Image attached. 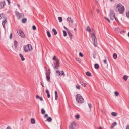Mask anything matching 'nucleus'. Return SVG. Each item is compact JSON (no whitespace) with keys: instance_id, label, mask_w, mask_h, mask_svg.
<instances>
[{"instance_id":"f257e3e1","label":"nucleus","mask_w":129,"mask_h":129,"mask_svg":"<svg viewBox=\"0 0 129 129\" xmlns=\"http://www.w3.org/2000/svg\"><path fill=\"white\" fill-rule=\"evenodd\" d=\"M125 8L120 3L118 4L115 8V11H118L120 13L122 14L124 12Z\"/></svg>"},{"instance_id":"f03ea898","label":"nucleus","mask_w":129,"mask_h":129,"mask_svg":"<svg viewBox=\"0 0 129 129\" xmlns=\"http://www.w3.org/2000/svg\"><path fill=\"white\" fill-rule=\"evenodd\" d=\"M77 102L78 103H81L84 102V100L82 96L80 94H77L76 96Z\"/></svg>"},{"instance_id":"7ed1b4c3","label":"nucleus","mask_w":129,"mask_h":129,"mask_svg":"<svg viewBox=\"0 0 129 129\" xmlns=\"http://www.w3.org/2000/svg\"><path fill=\"white\" fill-rule=\"evenodd\" d=\"M91 37L94 46L95 47H96L97 46V40L94 33H93L92 34Z\"/></svg>"},{"instance_id":"20e7f679","label":"nucleus","mask_w":129,"mask_h":129,"mask_svg":"<svg viewBox=\"0 0 129 129\" xmlns=\"http://www.w3.org/2000/svg\"><path fill=\"white\" fill-rule=\"evenodd\" d=\"M32 49L31 45L30 44H28L24 47V50L26 52L31 50Z\"/></svg>"},{"instance_id":"39448f33","label":"nucleus","mask_w":129,"mask_h":129,"mask_svg":"<svg viewBox=\"0 0 129 129\" xmlns=\"http://www.w3.org/2000/svg\"><path fill=\"white\" fill-rule=\"evenodd\" d=\"M109 16L110 19L112 20H113L115 17V13L114 11L112 10H111L110 11Z\"/></svg>"},{"instance_id":"423d86ee","label":"nucleus","mask_w":129,"mask_h":129,"mask_svg":"<svg viewBox=\"0 0 129 129\" xmlns=\"http://www.w3.org/2000/svg\"><path fill=\"white\" fill-rule=\"evenodd\" d=\"M50 72L49 69L48 70L46 73V75L47 81L49 82L50 79Z\"/></svg>"},{"instance_id":"0eeeda50","label":"nucleus","mask_w":129,"mask_h":129,"mask_svg":"<svg viewBox=\"0 0 129 129\" xmlns=\"http://www.w3.org/2000/svg\"><path fill=\"white\" fill-rule=\"evenodd\" d=\"M17 32L19 35L20 36L21 38H24L25 35L24 33L21 30H17Z\"/></svg>"},{"instance_id":"6e6552de","label":"nucleus","mask_w":129,"mask_h":129,"mask_svg":"<svg viewBox=\"0 0 129 129\" xmlns=\"http://www.w3.org/2000/svg\"><path fill=\"white\" fill-rule=\"evenodd\" d=\"M16 17L18 19H19L21 17H22V15L23 14H22L20 13L17 11H15V12Z\"/></svg>"},{"instance_id":"1a4fd4ad","label":"nucleus","mask_w":129,"mask_h":129,"mask_svg":"<svg viewBox=\"0 0 129 129\" xmlns=\"http://www.w3.org/2000/svg\"><path fill=\"white\" fill-rule=\"evenodd\" d=\"M76 123L75 122H73L70 125L69 127V129H75L76 127Z\"/></svg>"},{"instance_id":"9d476101","label":"nucleus","mask_w":129,"mask_h":129,"mask_svg":"<svg viewBox=\"0 0 129 129\" xmlns=\"http://www.w3.org/2000/svg\"><path fill=\"white\" fill-rule=\"evenodd\" d=\"M54 65H55V66L54 67V69H58L59 67V60H56V64H55V63H54Z\"/></svg>"},{"instance_id":"9b49d317","label":"nucleus","mask_w":129,"mask_h":129,"mask_svg":"<svg viewBox=\"0 0 129 129\" xmlns=\"http://www.w3.org/2000/svg\"><path fill=\"white\" fill-rule=\"evenodd\" d=\"M6 5L5 1L0 2V9H2Z\"/></svg>"},{"instance_id":"f8f14e48","label":"nucleus","mask_w":129,"mask_h":129,"mask_svg":"<svg viewBox=\"0 0 129 129\" xmlns=\"http://www.w3.org/2000/svg\"><path fill=\"white\" fill-rule=\"evenodd\" d=\"M68 33L70 37V38L71 40H72V34L70 32V31L69 30L68 31Z\"/></svg>"},{"instance_id":"ddd939ff","label":"nucleus","mask_w":129,"mask_h":129,"mask_svg":"<svg viewBox=\"0 0 129 129\" xmlns=\"http://www.w3.org/2000/svg\"><path fill=\"white\" fill-rule=\"evenodd\" d=\"M55 99L56 100H57L58 99L57 92L56 91L55 92Z\"/></svg>"},{"instance_id":"4468645a","label":"nucleus","mask_w":129,"mask_h":129,"mask_svg":"<svg viewBox=\"0 0 129 129\" xmlns=\"http://www.w3.org/2000/svg\"><path fill=\"white\" fill-rule=\"evenodd\" d=\"M5 16V14L3 13L0 14V19L4 18Z\"/></svg>"},{"instance_id":"2eb2a0df","label":"nucleus","mask_w":129,"mask_h":129,"mask_svg":"<svg viewBox=\"0 0 129 129\" xmlns=\"http://www.w3.org/2000/svg\"><path fill=\"white\" fill-rule=\"evenodd\" d=\"M7 21L6 19H5L4 20H3L2 21V24L4 28H5V24Z\"/></svg>"},{"instance_id":"dca6fc26","label":"nucleus","mask_w":129,"mask_h":129,"mask_svg":"<svg viewBox=\"0 0 129 129\" xmlns=\"http://www.w3.org/2000/svg\"><path fill=\"white\" fill-rule=\"evenodd\" d=\"M46 92L47 94V97L48 98H50V96L49 91L48 90L46 89Z\"/></svg>"},{"instance_id":"f3484780","label":"nucleus","mask_w":129,"mask_h":129,"mask_svg":"<svg viewBox=\"0 0 129 129\" xmlns=\"http://www.w3.org/2000/svg\"><path fill=\"white\" fill-rule=\"evenodd\" d=\"M19 56L22 61H24L25 60V58L23 57V55L21 54H19Z\"/></svg>"},{"instance_id":"a211bd4d","label":"nucleus","mask_w":129,"mask_h":129,"mask_svg":"<svg viewBox=\"0 0 129 129\" xmlns=\"http://www.w3.org/2000/svg\"><path fill=\"white\" fill-rule=\"evenodd\" d=\"M96 51H94L92 52V54L93 55V57L95 59L96 58Z\"/></svg>"},{"instance_id":"6ab92c4d","label":"nucleus","mask_w":129,"mask_h":129,"mask_svg":"<svg viewBox=\"0 0 129 129\" xmlns=\"http://www.w3.org/2000/svg\"><path fill=\"white\" fill-rule=\"evenodd\" d=\"M80 83L84 87H85L86 85V83L82 81L80 82Z\"/></svg>"},{"instance_id":"aec40b11","label":"nucleus","mask_w":129,"mask_h":129,"mask_svg":"<svg viewBox=\"0 0 129 129\" xmlns=\"http://www.w3.org/2000/svg\"><path fill=\"white\" fill-rule=\"evenodd\" d=\"M36 97L37 98L40 99L41 101L43 100V98L42 97H40L38 95H37Z\"/></svg>"},{"instance_id":"412c9836","label":"nucleus","mask_w":129,"mask_h":129,"mask_svg":"<svg viewBox=\"0 0 129 129\" xmlns=\"http://www.w3.org/2000/svg\"><path fill=\"white\" fill-rule=\"evenodd\" d=\"M113 57L114 59H116L117 57V54L115 53H114L113 55Z\"/></svg>"},{"instance_id":"4be33fe9","label":"nucleus","mask_w":129,"mask_h":129,"mask_svg":"<svg viewBox=\"0 0 129 129\" xmlns=\"http://www.w3.org/2000/svg\"><path fill=\"white\" fill-rule=\"evenodd\" d=\"M86 75L87 76H89L90 77L92 76V75H91V73L90 72H87L86 73Z\"/></svg>"},{"instance_id":"5701e85b","label":"nucleus","mask_w":129,"mask_h":129,"mask_svg":"<svg viewBox=\"0 0 129 129\" xmlns=\"http://www.w3.org/2000/svg\"><path fill=\"white\" fill-rule=\"evenodd\" d=\"M128 77V76L126 75H124L123 77V79L125 80L126 81Z\"/></svg>"},{"instance_id":"b1692460","label":"nucleus","mask_w":129,"mask_h":129,"mask_svg":"<svg viewBox=\"0 0 129 129\" xmlns=\"http://www.w3.org/2000/svg\"><path fill=\"white\" fill-rule=\"evenodd\" d=\"M18 44V43L16 41H14V44L15 47L16 48L17 47Z\"/></svg>"},{"instance_id":"393cba45","label":"nucleus","mask_w":129,"mask_h":129,"mask_svg":"<svg viewBox=\"0 0 129 129\" xmlns=\"http://www.w3.org/2000/svg\"><path fill=\"white\" fill-rule=\"evenodd\" d=\"M52 31L54 33V34L55 35H56L57 34V32L54 28H53L52 29Z\"/></svg>"},{"instance_id":"a878e982","label":"nucleus","mask_w":129,"mask_h":129,"mask_svg":"<svg viewBox=\"0 0 129 129\" xmlns=\"http://www.w3.org/2000/svg\"><path fill=\"white\" fill-rule=\"evenodd\" d=\"M47 120L48 122H51L52 120V119L51 117H49L47 119Z\"/></svg>"},{"instance_id":"bb28decb","label":"nucleus","mask_w":129,"mask_h":129,"mask_svg":"<svg viewBox=\"0 0 129 129\" xmlns=\"http://www.w3.org/2000/svg\"><path fill=\"white\" fill-rule=\"evenodd\" d=\"M99 65L97 64H95L94 65L95 68L96 69H98L99 68Z\"/></svg>"},{"instance_id":"cd10ccee","label":"nucleus","mask_w":129,"mask_h":129,"mask_svg":"<svg viewBox=\"0 0 129 129\" xmlns=\"http://www.w3.org/2000/svg\"><path fill=\"white\" fill-rule=\"evenodd\" d=\"M111 114L112 116L115 117L116 116L117 114L116 112H113L111 113Z\"/></svg>"},{"instance_id":"c85d7f7f","label":"nucleus","mask_w":129,"mask_h":129,"mask_svg":"<svg viewBox=\"0 0 129 129\" xmlns=\"http://www.w3.org/2000/svg\"><path fill=\"white\" fill-rule=\"evenodd\" d=\"M31 121L32 124H34L35 123V121L34 119L31 118Z\"/></svg>"},{"instance_id":"c756f323","label":"nucleus","mask_w":129,"mask_h":129,"mask_svg":"<svg viewBox=\"0 0 129 129\" xmlns=\"http://www.w3.org/2000/svg\"><path fill=\"white\" fill-rule=\"evenodd\" d=\"M45 111L43 109H41V113L42 114H44L45 113Z\"/></svg>"},{"instance_id":"7c9ffc66","label":"nucleus","mask_w":129,"mask_h":129,"mask_svg":"<svg viewBox=\"0 0 129 129\" xmlns=\"http://www.w3.org/2000/svg\"><path fill=\"white\" fill-rule=\"evenodd\" d=\"M27 19L26 18H23L22 20V21L23 23H25L27 21Z\"/></svg>"},{"instance_id":"2f4dec72","label":"nucleus","mask_w":129,"mask_h":129,"mask_svg":"<svg viewBox=\"0 0 129 129\" xmlns=\"http://www.w3.org/2000/svg\"><path fill=\"white\" fill-rule=\"evenodd\" d=\"M47 33L48 37H51V35L50 32L49 31H47Z\"/></svg>"},{"instance_id":"473e14b6","label":"nucleus","mask_w":129,"mask_h":129,"mask_svg":"<svg viewBox=\"0 0 129 129\" xmlns=\"http://www.w3.org/2000/svg\"><path fill=\"white\" fill-rule=\"evenodd\" d=\"M58 18L59 22H61L62 21V18L61 17H59Z\"/></svg>"},{"instance_id":"72a5a7b5","label":"nucleus","mask_w":129,"mask_h":129,"mask_svg":"<svg viewBox=\"0 0 129 129\" xmlns=\"http://www.w3.org/2000/svg\"><path fill=\"white\" fill-rule=\"evenodd\" d=\"M61 76L62 75H63V76H65V74L63 72V71H61Z\"/></svg>"},{"instance_id":"f704fd0d","label":"nucleus","mask_w":129,"mask_h":129,"mask_svg":"<svg viewBox=\"0 0 129 129\" xmlns=\"http://www.w3.org/2000/svg\"><path fill=\"white\" fill-rule=\"evenodd\" d=\"M63 36L64 37L66 36L67 35L66 32L65 30H63Z\"/></svg>"},{"instance_id":"c9c22d12","label":"nucleus","mask_w":129,"mask_h":129,"mask_svg":"<svg viewBox=\"0 0 129 129\" xmlns=\"http://www.w3.org/2000/svg\"><path fill=\"white\" fill-rule=\"evenodd\" d=\"M87 30L89 32H90L91 31V29L89 28V26H88L87 27Z\"/></svg>"},{"instance_id":"e433bc0d","label":"nucleus","mask_w":129,"mask_h":129,"mask_svg":"<svg viewBox=\"0 0 129 129\" xmlns=\"http://www.w3.org/2000/svg\"><path fill=\"white\" fill-rule=\"evenodd\" d=\"M114 94L116 96H117L119 94L118 92L117 91H115L114 92Z\"/></svg>"},{"instance_id":"4c0bfd02","label":"nucleus","mask_w":129,"mask_h":129,"mask_svg":"<svg viewBox=\"0 0 129 129\" xmlns=\"http://www.w3.org/2000/svg\"><path fill=\"white\" fill-rule=\"evenodd\" d=\"M75 118L77 119H79L80 118L79 115H76L75 116Z\"/></svg>"},{"instance_id":"58836bf2","label":"nucleus","mask_w":129,"mask_h":129,"mask_svg":"<svg viewBox=\"0 0 129 129\" xmlns=\"http://www.w3.org/2000/svg\"><path fill=\"white\" fill-rule=\"evenodd\" d=\"M88 105L89 106V108H90V110H91V108L92 107V105L90 103H89L88 104Z\"/></svg>"},{"instance_id":"ea45409f","label":"nucleus","mask_w":129,"mask_h":129,"mask_svg":"<svg viewBox=\"0 0 129 129\" xmlns=\"http://www.w3.org/2000/svg\"><path fill=\"white\" fill-rule=\"evenodd\" d=\"M105 19H106V20H107L108 21V22L109 23H110V20H109V19L108 18H107V17H105Z\"/></svg>"},{"instance_id":"a19ab883","label":"nucleus","mask_w":129,"mask_h":129,"mask_svg":"<svg viewBox=\"0 0 129 129\" xmlns=\"http://www.w3.org/2000/svg\"><path fill=\"white\" fill-rule=\"evenodd\" d=\"M56 73L58 74V75L59 76H61V73L59 71L57 70L56 71Z\"/></svg>"},{"instance_id":"79ce46f5","label":"nucleus","mask_w":129,"mask_h":129,"mask_svg":"<svg viewBox=\"0 0 129 129\" xmlns=\"http://www.w3.org/2000/svg\"><path fill=\"white\" fill-rule=\"evenodd\" d=\"M71 19V18L70 17H68L67 19V21L69 22H70V21Z\"/></svg>"},{"instance_id":"37998d69","label":"nucleus","mask_w":129,"mask_h":129,"mask_svg":"<svg viewBox=\"0 0 129 129\" xmlns=\"http://www.w3.org/2000/svg\"><path fill=\"white\" fill-rule=\"evenodd\" d=\"M32 29L33 30H35L36 29V28L35 25H33L32 27Z\"/></svg>"},{"instance_id":"c03bdc74","label":"nucleus","mask_w":129,"mask_h":129,"mask_svg":"<svg viewBox=\"0 0 129 129\" xmlns=\"http://www.w3.org/2000/svg\"><path fill=\"white\" fill-rule=\"evenodd\" d=\"M126 16L128 17H129V11L127 12L126 13Z\"/></svg>"},{"instance_id":"a18cd8bd","label":"nucleus","mask_w":129,"mask_h":129,"mask_svg":"<svg viewBox=\"0 0 129 129\" xmlns=\"http://www.w3.org/2000/svg\"><path fill=\"white\" fill-rule=\"evenodd\" d=\"M117 124V123L116 122H114L113 123H112V125L113 126V127L116 126Z\"/></svg>"},{"instance_id":"49530a36","label":"nucleus","mask_w":129,"mask_h":129,"mask_svg":"<svg viewBox=\"0 0 129 129\" xmlns=\"http://www.w3.org/2000/svg\"><path fill=\"white\" fill-rule=\"evenodd\" d=\"M103 62H104L105 64H107V62L106 59H105L103 61Z\"/></svg>"},{"instance_id":"de8ad7c7","label":"nucleus","mask_w":129,"mask_h":129,"mask_svg":"<svg viewBox=\"0 0 129 129\" xmlns=\"http://www.w3.org/2000/svg\"><path fill=\"white\" fill-rule=\"evenodd\" d=\"M58 59H57L56 58V57L55 56H54L53 58V60H55L56 61V60H58Z\"/></svg>"},{"instance_id":"09e8293b","label":"nucleus","mask_w":129,"mask_h":129,"mask_svg":"<svg viewBox=\"0 0 129 129\" xmlns=\"http://www.w3.org/2000/svg\"><path fill=\"white\" fill-rule=\"evenodd\" d=\"M79 54L80 56L81 57H83V54L81 52H80Z\"/></svg>"},{"instance_id":"8fccbe9b","label":"nucleus","mask_w":129,"mask_h":129,"mask_svg":"<svg viewBox=\"0 0 129 129\" xmlns=\"http://www.w3.org/2000/svg\"><path fill=\"white\" fill-rule=\"evenodd\" d=\"M114 19H115L116 21V22H117L118 23L119 22V21L118 20V19H117L116 17H115V18H114Z\"/></svg>"},{"instance_id":"3c124183","label":"nucleus","mask_w":129,"mask_h":129,"mask_svg":"<svg viewBox=\"0 0 129 129\" xmlns=\"http://www.w3.org/2000/svg\"><path fill=\"white\" fill-rule=\"evenodd\" d=\"M76 87L77 89H79L80 88V86L78 85H76Z\"/></svg>"},{"instance_id":"603ef678","label":"nucleus","mask_w":129,"mask_h":129,"mask_svg":"<svg viewBox=\"0 0 129 129\" xmlns=\"http://www.w3.org/2000/svg\"><path fill=\"white\" fill-rule=\"evenodd\" d=\"M63 28L67 30V31H68L69 30H68V29L65 26H63Z\"/></svg>"},{"instance_id":"864d4df0","label":"nucleus","mask_w":129,"mask_h":129,"mask_svg":"<svg viewBox=\"0 0 129 129\" xmlns=\"http://www.w3.org/2000/svg\"><path fill=\"white\" fill-rule=\"evenodd\" d=\"M6 129H12L10 126H8L7 127Z\"/></svg>"},{"instance_id":"5fc2aeb1","label":"nucleus","mask_w":129,"mask_h":129,"mask_svg":"<svg viewBox=\"0 0 129 129\" xmlns=\"http://www.w3.org/2000/svg\"><path fill=\"white\" fill-rule=\"evenodd\" d=\"M48 116V115L47 114H45L44 116V117L45 118H46Z\"/></svg>"},{"instance_id":"6e6d98bb","label":"nucleus","mask_w":129,"mask_h":129,"mask_svg":"<svg viewBox=\"0 0 129 129\" xmlns=\"http://www.w3.org/2000/svg\"><path fill=\"white\" fill-rule=\"evenodd\" d=\"M6 1H7L8 3V4L9 5L10 4V0H6Z\"/></svg>"},{"instance_id":"4d7b16f0","label":"nucleus","mask_w":129,"mask_h":129,"mask_svg":"<svg viewBox=\"0 0 129 129\" xmlns=\"http://www.w3.org/2000/svg\"><path fill=\"white\" fill-rule=\"evenodd\" d=\"M70 22L71 23H72L74 22L73 20L71 19L70 20Z\"/></svg>"},{"instance_id":"13d9d810","label":"nucleus","mask_w":129,"mask_h":129,"mask_svg":"<svg viewBox=\"0 0 129 129\" xmlns=\"http://www.w3.org/2000/svg\"><path fill=\"white\" fill-rule=\"evenodd\" d=\"M12 38V34L11 33L10 35V39H11Z\"/></svg>"},{"instance_id":"bf43d9fd","label":"nucleus","mask_w":129,"mask_h":129,"mask_svg":"<svg viewBox=\"0 0 129 129\" xmlns=\"http://www.w3.org/2000/svg\"><path fill=\"white\" fill-rule=\"evenodd\" d=\"M125 31L124 30H122V31H120V33H125Z\"/></svg>"},{"instance_id":"052dcab7","label":"nucleus","mask_w":129,"mask_h":129,"mask_svg":"<svg viewBox=\"0 0 129 129\" xmlns=\"http://www.w3.org/2000/svg\"><path fill=\"white\" fill-rule=\"evenodd\" d=\"M126 129H129V125H127L126 126Z\"/></svg>"},{"instance_id":"680f3d73","label":"nucleus","mask_w":129,"mask_h":129,"mask_svg":"<svg viewBox=\"0 0 129 129\" xmlns=\"http://www.w3.org/2000/svg\"><path fill=\"white\" fill-rule=\"evenodd\" d=\"M119 29L118 28H115V30L116 31H118L119 30Z\"/></svg>"},{"instance_id":"e2e57ef3","label":"nucleus","mask_w":129,"mask_h":129,"mask_svg":"<svg viewBox=\"0 0 129 129\" xmlns=\"http://www.w3.org/2000/svg\"><path fill=\"white\" fill-rule=\"evenodd\" d=\"M41 85L43 87H44V86L43 85V84L42 83V82H41Z\"/></svg>"},{"instance_id":"0e129e2a","label":"nucleus","mask_w":129,"mask_h":129,"mask_svg":"<svg viewBox=\"0 0 129 129\" xmlns=\"http://www.w3.org/2000/svg\"><path fill=\"white\" fill-rule=\"evenodd\" d=\"M74 25L75 26H77V25L76 23H75L74 24Z\"/></svg>"},{"instance_id":"69168bd1","label":"nucleus","mask_w":129,"mask_h":129,"mask_svg":"<svg viewBox=\"0 0 129 129\" xmlns=\"http://www.w3.org/2000/svg\"><path fill=\"white\" fill-rule=\"evenodd\" d=\"M98 129H102V128L101 127H100Z\"/></svg>"},{"instance_id":"338daca9","label":"nucleus","mask_w":129,"mask_h":129,"mask_svg":"<svg viewBox=\"0 0 129 129\" xmlns=\"http://www.w3.org/2000/svg\"><path fill=\"white\" fill-rule=\"evenodd\" d=\"M17 6L19 8L20 7V5H17Z\"/></svg>"},{"instance_id":"774afa93","label":"nucleus","mask_w":129,"mask_h":129,"mask_svg":"<svg viewBox=\"0 0 129 129\" xmlns=\"http://www.w3.org/2000/svg\"><path fill=\"white\" fill-rule=\"evenodd\" d=\"M128 36L129 37V32L128 33Z\"/></svg>"}]
</instances>
